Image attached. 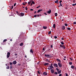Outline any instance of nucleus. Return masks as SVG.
Here are the masks:
<instances>
[{
	"mask_svg": "<svg viewBox=\"0 0 76 76\" xmlns=\"http://www.w3.org/2000/svg\"><path fill=\"white\" fill-rule=\"evenodd\" d=\"M54 38L55 39H56V38H57V36H55L54 37Z\"/></svg>",
	"mask_w": 76,
	"mask_h": 76,
	"instance_id": "nucleus-37",
	"label": "nucleus"
},
{
	"mask_svg": "<svg viewBox=\"0 0 76 76\" xmlns=\"http://www.w3.org/2000/svg\"><path fill=\"white\" fill-rule=\"evenodd\" d=\"M61 2H62V1H60L59 3H61Z\"/></svg>",
	"mask_w": 76,
	"mask_h": 76,
	"instance_id": "nucleus-52",
	"label": "nucleus"
},
{
	"mask_svg": "<svg viewBox=\"0 0 76 76\" xmlns=\"http://www.w3.org/2000/svg\"><path fill=\"white\" fill-rule=\"evenodd\" d=\"M38 73H39V74H40V72H39V71H38Z\"/></svg>",
	"mask_w": 76,
	"mask_h": 76,
	"instance_id": "nucleus-48",
	"label": "nucleus"
},
{
	"mask_svg": "<svg viewBox=\"0 0 76 76\" xmlns=\"http://www.w3.org/2000/svg\"><path fill=\"white\" fill-rule=\"evenodd\" d=\"M71 69H73L75 68V66H71Z\"/></svg>",
	"mask_w": 76,
	"mask_h": 76,
	"instance_id": "nucleus-13",
	"label": "nucleus"
},
{
	"mask_svg": "<svg viewBox=\"0 0 76 76\" xmlns=\"http://www.w3.org/2000/svg\"><path fill=\"white\" fill-rule=\"evenodd\" d=\"M61 44H62V45H63L64 44V43L63 42H61Z\"/></svg>",
	"mask_w": 76,
	"mask_h": 76,
	"instance_id": "nucleus-36",
	"label": "nucleus"
},
{
	"mask_svg": "<svg viewBox=\"0 0 76 76\" xmlns=\"http://www.w3.org/2000/svg\"><path fill=\"white\" fill-rule=\"evenodd\" d=\"M10 65H12V62H10Z\"/></svg>",
	"mask_w": 76,
	"mask_h": 76,
	"instance_id": "nucleus-38",
	"label": "nucleus"
},
{
	"mask_svg": "<svg viewBox=\"0 0 76 76\" xmlns=\"http://www.w3.org/2000/svg\"><path fill=\"white\" fill-rule=\"evenodd\" d=\"M74 24H76V22H74Z\"/></svg>",
	"mask_w": 76,
	"mask_h": 76,
	"instance_id": "nucleus-42",
	"label": "nucleus"
},
{
	"mask_svg": "<svg viewBox=\"0 0 76 76\" xmlns=\"http://www.w3.org/2000/svg\"><path fill=\"white\" fill-rule=\"evenodd\" d=\"M62 29L63 30H64V29H65V26H63L62 28Z\"/></svg>",
	"mask_w": 76,
	"mask_h": 76,
	"instance_id": "nucleus-14",
	"label": "nucleus"
},
{
	"mask_svg": "<svg viewBox=\"0 0 76 76\" xmlns=\"http://www.w3.org/2000/svg\"><path fill=\"white\" fill-rule=\"evenodd\" d=\"M44 14H45V15H47V13H45V12L44 13Z\"/></svg>",
	"mask_w": 76,
	"mask_h": 76,
	"instance_id": "nucleus-56",
	"label": "nucleus"
},
{
	"mask_svg": "<svg viewBox=\"0 0 76 76\" xmlns=\"http://www.w3.org/2000/svg\"><path fill=\"white\" fill-rule=\"evenodd\" d=\"M31 3H32V4H35V2H34V1H32Z\"/></svg>",
	"mask_w": 76,
	"mask_h": 76,
	"instance_id": "nucleus-25",
	"label": "nucleus"
},
{
	"mask_svg": "<svg viewBox=\"0 0 76 76\" xmlns=\"http://www.w3.org/2000/svg\"><path fill=\"white\" fill-rule=\"evenodd\" d=\"M30 53H31L32 54H33L34 53V52H33V50H32V49H31L30 50Z\"/></svg>",
	"mask_w": 76,
	"mask_h": 76,
	"instance_id": "nucleus-11",
	"label": "nucleus"
},
{
	"mask_svg": "<svg viewBox=\"0 0 76 76\" xmlns=\"http://www.w3.org/2000/svg\"><path fill=\"white\" fill-rule=\"evenodd\" d=\"M65 26H68V25H67V24L66 23L65 24Z\"/></svg>",
	"mask_w": 76,
	"mask_h": 76,
	"instance_id": "nucleus-30",
	"label": "nucleus"
},
{
	"mask_svg": "<svg viewBox=\"0 0 76 76\" xmlns=\"http://www.w3.org/2000/svg\"><path fill=\"white\" fill-rule=\"evenodd\" d=\"M17 55H18V54H16V53H15V56H17Z\"/></svg>",
	"mask_w": 76,
	"mask_h": 76,
	"instance_id": "nucleus-55",
	"label": "nucleus"
},
{
	"mask_svg": "<svg viewBox=\"0 0 76 76\" xmlns=\"http://www.w3.org/2000/svg\"><path fill=\"white\" fill-rule=\"evenodd\" d=\"M63 45H60V47H63Z\"/></svg>",
	"mask_w": 76,
	"mask_h": 76,
	"instance_id": "nucleus-35",
	"label": "nucleus"
},
{
	"mask_svg": "<svg viewBox=\"0 0 76 76\" xmlns=\"http://www.w3.org/2000/svg\"><path fill=\"white\" fill-rule=\"evenodd\" d=\"M58 65L59 67H62V65L61 64V63H58Z\"/></svg>",
	"mask_w": 76,
	"mask_h": 76,
	"instance_id": "nucleus-4",
	"label": "nucleus"
},
{
	"mask_svg": "<svg viewBox=\"0 0 76 76\" xmlns=\"http://www.w3.org/2000/svg\"><path fill=\"white\" fill-rule=\"evenodd\" d=\"M43 75H47V73L46 72H44L43 73Z\"/></svg>",
	"mask_w": 76,
	"mask_h": 76,
	"instance_id": "nucleus-12",
	"label": "nucleus"
},
{
	"mask_svg": "<svg viewBox=\"0 0 76 76\" xmlns=\"http://www.w3.org/2000/svg\"><path fill=\"white\" fill-rule=\"evenodd\" d=\"M28 4H31V2H28Z\"/></svg>",
	"mask_w": 76,
	"mask_h": 76,
	"instance_id": "nucleus-31",
	"label": "nucleus"
},
{
	"mask_svg": "<svg viewBox=\"0 0 76 76\" xmlns=\"http://www.w3.org/2000/svg\"><path fill=\"white\" fill-rule=\"evenodd\" d=\"M67 29H68V30H70L71 29L70 28H67Z\"/></svg>",
	"mask_w": 76,
	"mask_h": 76,
	"instance_id": "nucleus-29",
	"label": "nucleus"
},
{
	"mask_svg": "<svg viewBox=\"0 0 76 76\" xmlns=\"http://www.w3.org/2000/svg\"><path fill=\"white\" fill-rule=\"evenodd\" d=\"M66 76H68V75L66 73Z\"/></svg>",
	"mask_w": 76,
	"mask_h": 76,
	"instance_id": "nucleus-46",
	"label": "nucleus"
},
{
	"mask_svg": "<svg viewBox=\"0 0 76 76\" xmlns=\"http://www.w3.org/2000/svg\"><path fill=\"white\" fill-rule=\"evenodd\" d=\"M43 28L44 29H47V27L43 26Z\"/></svg>",
	"mask_w": 76,
	"mask_h": 76,
	"instance_id": "nucleus-15",
	"label": "nucleus"
},
{
	"mask_svg": "<svg viewBox=\"0 0 76 76\" xmlns=\"http://www.w3.org/2000/svg\"><path fill=\"white\" fill-rule=\"evenodd\" d=\"M40 7V6H38V7H37V9H38V8H39V7Z\"/></svg>",
	"mask_w": 76,
	"mask_h": 76,
	"instance_id": "nucleus-47",
	"label": "nucleus"
},
{
	"mask_svg": "<svg viewBox=\"0 0 76 76\" xmlns=\"http://www.w3.org/2000/svg\"><path fill=\"white\" fill-rule=\"evenodd\" d=\"M30 10H31V11H32L34 10H33V9H31Z\"/></svg>",
	"mask_w": 76,
	"mask_h": 76,
	"instance_id": "nucleus-54",
	"label": "nucleus"
},
{
	"mask_svg": "<svg viewBox=\"0 0 76 76\" xmlns=\"http://www.w3.org/2000/svg\"><path fill=\"white\" fill-rule=\"evenodd\" d=\"M45 56L46 57H47V58H50V55L49 54H45Z\"/></svg>",
	"mask_w": 76,
	"mask_h": 76,
	"instance_id": "nucleus-3",
	"label": "nucleus"
},
{
	"mask_svg": "<svg viewBox=\"0 0 76 76\" xmlns=\"http://www.w3.org/2000/svg\"><path fill=\"white\" fill-rule=\"evenodd\" d=\"M63 60H66V59H63Z\"/></svg>",
	"mask_w": 76,
	"mask_h": 76,
	"instance_id": "nucleus-64",
	"label": "nucleus"
},
{
	"mask_svg": "<svg viewBox=\"0 0 76 76\" xmlns=\"http://www.w3.org/2000/svg\"><path fill=\"white\" fill-rule=\"evenodd\" d=\"M70 59L71 60H73L72 59V58H70Z\"/></svg>",
	"mask_w": 76,
	"mask_h": 76,
	"instance_id": "nucleus-58",
	"label": "nucleus"
},
{
	"mask_svg": "<svg viewBox=\"0 0 76 76\" xmlns=\"http://www.w3.org/2000/svg\"><path fill=\"white\" fill-rule=\"evenodd\" d=\"M57 61H58V62H61V61H60V59H57Z\"/></svg>",
	"mask_w": 76,
	"mask_h": 76,
	"instance_id": "nucleus-16",
	"label": "nucleus"
},
{
	"mask_svg": "<svg viewBox=\"0 0 76 76\" xmlns=\"http://www.w3.org/2000/svg\"><path fill=\"white\" fill-rule=\"evenodd\" d=\"M53 28L55 29V28L56 27V24H54L53 25Z\"/></svg>",
	"mask_w": 76,
	"mask_h": 76,
	"instance_id": "nucleus-19",
	"label": "nucleus"
},
{
	"mask_svg": "<svg viewBox=\"0 0 76 76\" xmlns=\"http://www.w3.org/2000/svg\"><path fill=\"white\" fill-rule=\"evenodd\" d=\"M48 64H49L48 63H46L44 64L45 66H47V65H48Z\"/></svg>",
	"mask_w": 76,
	"mask_h": 76,
	"instance_id": "nucleus-17",
	"label": "nucleus"
},
{
	"mask_svg": "<svg viewBox=\"0 0 76 76\" xmlns=\"http://www.w3.org/2000/svg\"><path fill=\"white\" fill-rule=\"evenodd\" d=\"M54 74H55V75H57V74H58V73H57V72H55L54 73Z\"/></svg>",
	"mask_w": 76,
	"mask_h": 76,
	"instance_id": "nucleus-24",
	"label": "nucleus"
},
{
	"mask_svg": "<svg viewBox=\"0 0 76 76\" xmlns=\"http://www.w3.org/2000/svg\"><path fill=\"white\" fill-rule=\"evenodd\" d=\"M55 16H57V13H55Z\"/></svg>",
	"mask_w": 76,
	"mask_h": 76,
	"instance_id": "nucleus-22",
	"label": "nucleus"
},
{
	"mask_svg": "<svg viewBox=\"0 0 76 76\" xmlns=\"http://www.w3.org/2000/svg\"><path fill=\"white\" fill-rule=\"evenodd\" d=\"M51 64V65L48 67V69H49V70H51V69L54 68V67L53 66V64Z\"/></svg>",
	"mask_w": 76,
	"mask_h": 76,
	"instance_id": "nucleus-1",
	"label": "nucleus"
},
{
	"mask_svg": "<svg viewBox=\"0 0 76 76\" xmlns=\"http://www.w3.org/2000/svg\"><path fill=\"white\" fill-rule=\"evenodd\" d=\"M61 75H62L61 74H60L59 75V76H61Z\"/></svg>",
	"mask_w": 76,
	"mask_h": 76,
	"instance_id": "nucleus-50",
	"label": "nucleus"
},
{
	"mask_svg": "<svg viewBox=\"0 0 76 76\" xmlns=\"http://www.w3.org/2000/svg\"><path fill=\"white\" fill-rule=\"evenodd\" d=\"M16 3L14 4V6H16Z\"/></svg>",
	"mask_w": 76,
	"mask_h": 76,
	"instance_id": "nucleus-49",
	"label": "nucleus"
},
{
	"mask_svg": "<svg viewBox=\"0 0 76 76\" xmlns=\"http://www.w3.org/2000/svg\"><path fill=\"white\" fill-rule=\"evenodd\" d=\"M12 66L11 65L10 67V69H12Z\"/></svg>",
	"mask_w": 76,
	"mask_h": 76,
	"instance_id": "nucleus-39",
	"label": "nucleus"
},
{
	"mask_svg": "<svg viewBox=\"0 0 76 76\" xmlns=\"http://www.w3.org/2000/svg\"><path fill=\"white\" fill-rule=\"evenodd\" d=\"M42 11V9H39V10H38L37 11V13H39V12H41Z\"/></svg>",
	"mask_w": 76,
	"mask_h": 76,
	"instance_id": "nucleus-5",
	"label": "nucleus"
},
{
	"mask_svg": "<svg viewBox=\"0 0 76 76\" xmlns=\"http://www.w3.org/2000/svg\"><path fill=\"white\" fill-rule=\"evenodd\" d=\"M73 3H75V0H74L73 1Z\"/></svg>",
	"mask_w": 76,
	"mask_h": 76,
	"instance_id": "nucleus-45",
	"label": "nucleus"
},
{
	"mask_svg": "<svg viewBox=\"0 0 76 76\" xmlns=\"http://www.w3.org/2000/svg\"><path fill=\"white\" fill-rule=\"evenodd\" d=\"M60 6H62V4H61V3H60Z\"/></svg>",
	"mask_w": 76,
	"mask_h": 76,
	"instance_id": "nucleus-41",
	"label": "nucleus"
},
{
	"mask_svg": "<svg viewBox=\"0 0 76 76\" xmlns=\"http://www.w3.org/2000/svg\"><path fill=\"white\" fill-rule=\"evenodd\" d=\"M61 39H62V40H63L64 39V38H61Z\"/></svg>",
	"mask_w": 76,
	"mask_h": 76,
	"instance_id": "nucleus-53",
	"label": "nucleus"
},
{
	"mask_svg": "<svg viewBox=\"0 0 76 76\" xmlns=\"http://www.w3.org/2000/svg\"><path fill=\"white\" fill-rule=\"evenodd\" d=\"M10 41H12V39H10Z\"/></svg>",
	"mask_w": 76,
	"mask_h": 76,
	"instance_id": "nucleus-57",
	"label": "nucleus"
},
{
	"mask_svg": "<svg viewBox=\"0 0 76 76\" xmlns=\"http://www.w3.org/2000/svg\"><path fill=\"white\" fill-rule=\"evenodd\" d=\"M5 41H7V39H5L3 41V42H5Z\"/></svg>",
	"mask_w": 76,
	"mask_h": 76,
	"instance_id": "nucleus-26",
	"label": "nucleus"
},
{
	"mask_svg": "<svg viewBox=\"0 0 76 76\" xmlns=\"http://www.w3.org/2000/svg\"><path fill=\"white\" fill-rule=\"evenodd\" d=\"M51 31L49 32H48L49 34H51Z\"/></svg>",
	"mask_w": 76,
	"mask_h": 76,
	"instance_id": "nucleus-34",
	"label": "nucleus"
},
{
	"mask_svg": "<svg viewBox=\"0 0 76 76\" xmlns=\"http://www.w3.org/2000/svg\"><path fill=\"white\" fill-rule=\"evenodd\" d=\"M26 3H27V2H24V3H23V5H25L26 4Z\"/></svg>",
	"mask_w": 76,
	"mask_h": 76,
	"instance_id": "nucleus-23",
	"label": "nucleus"
},
{
	"mask_svg": "<svg viewBox=\"0 0 76 76\" xmlns=\"http://www.w3.org/2000/svg\"><path fill=\"white\" fill-rule=\"evenodd\" d=\"M37 17H39V15H37Z\"/></svg>",
	"mask_w": 76,
	"mask_h": 76,
	"instance_id": "nucleus-61",
	"label": "nucleus"
},
{
	"mask_svg": "<svg viewBox=\"0 0 76 76\" xmlns=\"http://www.w3.org/2000/svg\"><path fill=\"white\" fill-rule=\"evenodd\" d=\"M10 68V67L9 66H8L7 68H6L7 69H9Z\"/></svg>",
	"mask_w": 76,
	"mask_h": 76,
	"instance_id": "nucleus-32",
	"label": "nucleus"
},
{
	"mask_svg": "<svg viewBox=\"0 0 76 76\" xmlns=\"http://www.w3.org/2000/svg\"><path fill=\"white\" fill-rule=\"evenodd\" d=\"M50 47H51V48H53V45H51L50 46Z\"/></svg>",
	"mask_w": 76,
	"mask_h": 76,
	"instance_id": "nucleus-44",
	"label": "nucleus"
},
{
	"mask_svg": "<svg viewBox=\"0 0 76 76\" xmlns=\"http://www.w3.org/2000/svg\"><path fill=\"white\" fill-rule=\"evenodd\" d=\"M51 10H49V11H48L47 12L48 13H49V14L51 13Z\"/></svg>",
	"mask_w": 76,
	"mask_h": 76,
	"instance_id": "nucleus-10",
	"label": "nucleus"
},
{
	"mask_svg": "<svg viewBox=\"0 0 76 76\" xmlns=\"http://www.w3.org/2000/svg\"><path fill=\"white\" fill-rule=\"evenodd\" d=\"M62 47H63V48L65 49V46H64V45Z\"/></svg>",
	"mask_w": 76,
	"mask_h": 76,
	"instance_id": "nucleus-33",
	"label": "nucleus"
},
{
	"mask_svg": "<svg viewBox=\"0 0 76 76\" xmlns=\"http://www.w3.org/2000/svg\"><path fill=\"white\" fill-rule=\"evenodd\" d=\"M16 61H14L12 62L13 64H16Z\"/></svg>",
	"mask_w": 76,
	"mask_h": 76,
	"instance_id": "nucleus-9",
	"label": "nucleus"
},
{
	"mask_svg": "<svg viewBox=\"0 0 76 76\" xmlns=\"http://www.w3.org/2000/svg\"><path fill=\"white\" fill-rule=\"evenodd\" d=\"M34 13H37V11H35Z\"/></svg>",
	"mask_w": 76,
	"mask_h": 76,
	"instance_id": "nucleus-59",
	"label": "nucleus"
},
{
	"mask_svg": "<svg viewBox=\"0 0 76 76\" xmlns=\"http://www.w3.org/2000/svg\"><path fill=\"white\" fill-rule=\"evenodd\" d=\"M24 15V13H21L20 14H19V16H23Z\"/></svg>",
	"mask_w": 76,
	"mask_h": 76,
	"instance_id": "nucleus-7",
	"label": "nucleus"
},
{
	"mask_svg": "<svg viewBox=\"0 0 76 76\" xmlns=\"http://www.w3.org/2000/svg\"><path fill=\"white\" fill-rule=\"evenodd\" d=\"M13 6H12V7H11V9H13Z\"/></svg>",
	"mask_w": 76,
	"mask_h": 76,
	"instance_id": "nucleus-51",
	"label": "nucleus"
},
{
	"mask_svg": "<svg viewBox=\"0 0 76 76\" xmlns=\"http://www.w3.org/2000/svg\"><path fill=\"white\" fill-rule=\"evenodd\" d=\"M23 43H21L20 45V46H22V45H23Z\"/></svg>",
	"mask_w": 76,
	"mask_h": 76,
	"instance_id": "nucleus-18",
	"label": "nucleus"
},
{
	"mask_svg": "<svg viewBox=\"0 0 76 76\" xmlns=\"http://www.w3.org/2000/svg\"><path fill=\"white\" fill-rule=\"evenodd\" d=\"M69 64L70 65H72V62H70L69 63Z\"/></svg>",
	"mask_w": 76,
	"mask_h": 76,
	"instance_id": "nucleus-28",
	"label": "nucleus"
},
{
	"mask_svg": "<svg viewBox=\"0 0 76 76\" xmlns=\"http://www.w3.org/2000/svg\"><path fill=\"white\" fill-rule=\"evenodd\" d=\"M53 66H55L56 67H58V65L56 64H54L53 65Z\"/></svg>",
	"mask_w": 76,
	"mask_h": 76,
	"instance_id": "nucleus-6",
	"label": "nucleus"
},
{
	"mask_svg": "<svg viewBox=\"0 0 76 76\" xmlns=\"http://www.w3.org/2000/svg\"><path fill=\"white\" fill-rule=\"evenodd\" d=\"M37 15H34V17H37Z\"/></svg>",
	"mask_w": 76,
	"mask_h": 76,
	"instance_id": "nucleus-43",
	"label": "nucleus"
},
{
	"mask_svg": "<svg viewBox=\"0 0 76 76\" xmlns=\"http://www.w3.org/2000/svg\"><path fill=\"white\" fill-rule=\"evenodd\" d=\"M58 0H57L55 1V3H58Z\"/></svg>",
	"mask_w": 76,
	"mask_h": 76,
	"instance_id": "nucleus-21",
	"label": "nucleus"
},
{
	"mask_svg": "<svg viewBox=\"0 0 76 76\" xmlns=\"http://www.w3.org/2000/svg\"><path fill=\"white\" fill-rule=\"evenodd\" d=\"M25 9H26V10H28V8H27V7H26Z\"/></svg>",
	"mask_w": 76,
	"mask_h": 76,
	"instance_id": "nucleus-40",
	"label": "nucleus"
},
{
	"mask_svg": "<svg viewBox=\"0 0 76 76\" xmlns=\"http://www.w3.org/2000/svg\"><path fill=\"white\" fill-rule=\"evenodd\" d=\"M64 58H66V56H64Z\"/></svg>",
	"mask_w": 76,
	"mask_h": 76,
	"instance_id": "nucleus-60",
	"label": "nucleus"
},
{
	"mask_svg": "<svg viewBox=\"0 0 76 76\" xmlns=\"http://www.w3.org/2000/svg\"><path fill=\"white\" fill-rule=\"evenodd\" d=\"M10 52H8L7 53V58H9V57H10Z\"/></svg>",
	"mask_w": 76,
	"mask_h": 76,
	"instance_id": "nucleus-2",
	"label": "nucleus"
},
{
	"mask_svg": "<svg viewBox=\"0 0 76 76\" xmlns=\"http://www.w3.org/2000/svg\"><path fill=\"white\" fill-rule=\"evenodd\" d=\"M45 50V49L44 48H43V50Z\"/></svg>",
	"mask_w": 76,
	"mask_h": 76,
	"instance_id": "nucleus-62",
	"label": "nucleus"
},
{
	"mask_svg": "<svg viewBox=\"0 0 76 76\" xmlns=\"http://www.w3.org/2000/svg\"><path fill=\"white\" fill-rule=\"evenodd\" d=\"M58 74H60V73H61V70L59 71L58 72Z\"/></svg>",
	"mask_w": 76,
	"mask_h": 76,
	"instance_id": "nucleus-20",
	"label": "nucleus"
},
{
	"mask_svg": "<svg viewBox=\"0 0 76 76\" xmlns=\"http://www.w3.org/2000/svg\"><path fill=\"white\" fill-rule=\"evenodd\" d=\"M56 69L57 70L58 72H59V69H58L57 68Z\"/></svg>",
	"mask_w": 76,
	"mask_h": 76,
	"instance_id": "nucleus-27",
	"label": "nucleus"
},
{
	"mask_svg": "<svg viewBox=\"0 0 76 76\" xmlns=\"http://www.w3.org/2000/svg\"><path fill=\"white\" fill-rule=\"evenodd\" d=\"M50 72L52 73H54V70L52 69L50 70Z\"/></svg>",
	"mask_w": 76,
	"mask_h": 76,
	"instance_id": "nucleus-8",
	"label": "nucleus"
},
{
	"mask_svg": "<svg viewBox=\"0 0 76 76\" xmlns=\"http://www.w3.org/2000/svg\"><path fill=\"white\" fill-rule=\"evenodd\" d=\"M31 6H32V3L31 4Z\"/></svg>",
	"mask_w": 76,
	"mask_h": 76,
	"instance_id": "nucleus-63",
	"label": "nucleus"
}]
</instances>
